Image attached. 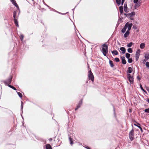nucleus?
<instances>
[{
    "mask_svg": "<svg viewBox=\"0 0 149 149\" xmlns=\"http://www.w3.org/2000/svg\"><path fill=\"white\" fill-rule=\"evenodd\" d=\"M61 14L62 15H65V14H63V13H61Z\"/></svg>",
    "mask_w": 149,
    "mask_h": 149,
    "instance_id": "56",
    "label": "nucleus"
},
{
    "mask_svg": "<svg viewBox=\"0 0 149 149\" xmlns=\"http://www.w3.org/2000/svg\"><path fill=\"white\" fill-rule=\"evenodd\" d=\"M134 125H135V126H137H137H139V125H136L135 124H134Z\"/></svg>",
    "mask_w": 149,
    "mask_h": 149,
    "instance_id": "47",
    "label": "nucleus"
},
{
    "mask_svg": "<svg viewBox=\"0 0 149 149\" xmlns=\"http://www.w3.org/2000/svg\"><path fill=\"white\" fill-rule=\"evenodd\" d=\"M134 132L133 129H132L129 133V136H134Z\"/></svg>",
    "mask_w": 149,
    "mask_h": 149,
    "instance_id": "13",
    "label": "nucleus"
},
{
    "mask_svg": "<svg viewBox=\"0 0 149 149\" xmlns=\"http://www.w3.org/2000/svg\"><path fill=\"white\" fill-rule=\"evenodd\" d=\"M146 65L147 68H149V62H146Z\"/></svg>",
    "mask_w": 149,
    "mask_h": 149,
    "instance_id": "40",
    "label": "nucleus"
},
{
    "mask_svg": "<svg viewBox=\"0 0 149 149\" xmlns=\"http://www.w3.org/2000/svg\"><path fill=\"white\" fill-rule=\"evenodd\" d=\"M133 71L132 68L131 67H129L128 68V70L127 72V73H131Z\"/></svg>",
    "mask_w": 149,
    "mask_h": 149,
    "instance_id": "16",
    "label": "nucleus"
},
{
    "mask_svg": "<svg viewBox=\"0 0 149 149\" xmlns=\"http://www.w3.org/2000/svg\"><path fill=\"white\" fill-rule=\"evenodd\" d=\"M140 5L141 3H140L139 2L137 3H135L134 6V9H136L137 8L139 7V6H140Z\"/></svg>",
    "mask_w": 149,
    "mask_h": 149,
    "instance_id": "14",
    "label": "nucleus"
},
{
    "mask_svg": "<svg viewBox=\"0 0 149 149\" xmlns=\"http://www.w3.org/2000/svg\"><path fill=\"white\" fill-rule=\"evenodd\" d=\"M102 52L104 56H106L107 54L108 50V45L106 44H104L102 45Z\"/></svg>",
    "mask_w": 149,
    "mask_h": 149,
    "instance_id": "1",
    "label": "nucleus"
},
{
    "mask_svg": "<svg viewBox=\"0 0 149 149\" xmlns=\"http://www.w3.org/2000/svg\"><path fill=\"white\" fill-rule=\"evenodd\" d=\"M21 110L22 111V113H23V102L22 101H21Z\"/></svg>",
    "mask_w": 149,
    "mask_h": 149,
    "instance_id": "33",
    "label": "nucleus"
},
{
    "mask_svg": "<svg viewBox=\"0 0 149 149\" xmlns=\"http://www.w3.org/2000/svg\"><path fill=\"white\" fill-rule=\"evenodd\" d=\"M74 9H72V10L73 11H74Z\"/></svg>",
    "mask_w": 149,
    "mask_h": 149,
    "instance_id": "55",
    "label": "nucleus"
},
{
    "mask_svg": "<svg viewBox=\"0 0 149 149\" xmlns=\"http://www.w3.org/2000/svg\"><path fill=\"white\" fill-rule=\"evenodd\" d=\"M88 80H87V81H86V83H87L88 82Z\"/></svg>",
    "mask_w": 149,
    "mask_h": 149,
    "instance_id": "53",
    "label": "nucleus"
},
{
    "mask_svg": "<svg viewBox=\"0 0 149 149\" xmlns=\"http://www.w3.org/2000/svg\"><path fill=\"white\" fill-rule=\"evenodd\" d=\"M82 99L81 100L79 101L78 104L77 105L76 108L75 109V110H77L78 108H79L81 106L82 104Z\"/></svg>",
    "mask_w": 149,
    "mask_h": 149,
    "instance_id": "9",
    "label": "nucleus"
},
{
    "mask_svg": "<svg viewBox=\"0 0 149 149\" xmlns=\"http://www.w3.org/2000/svg\"><path fill=\"white\" fill-rule=\"evenodd\" d=\"M145 112L149 113V108L145 109L144 110Z\"/></svg>",
    "mask_w": 149,
    "mask_h": 149,
    "instance_id": "36",
    "label": "nucleus"
},
{
    "mask_svg": "<svg viewBox=\"0 0 149 149\" xmlns=\"http://www.w3.org/2000/svg\"><path fill=\"white\" fill-rule=\"evenodd\" d=\"M113 110H114V115L115 116V110L114 108V109H113Z\"/></svg>",
    "mask_w": 149,
    "mask_h": 149,
    "instance_id": "46",
    "label": "nucleus"
},
{
    "mask_svg": "<svg viewBox=\"0 0 149 149\" xmlns=\"http://www.w3.org/2000/svg\"><path fill=\"white\" fill-rule=\"evenodd\" d=\"M21 116H22V118L23 119V116H22V114H21Z\"/></svg>",
    "mask_w": 149,
    "mask_h": 149,
    "instance_id": "54",
    "label": "nucleus"
},
{
    "mask_svg": "<svg viewBox=\"0 0 149 149\" xmlns=\"http://www.w3.org/2000/svg\"><path fill=\"white\" fill-rule=\"evenodd\" d=\"M137 79H139V80L140 79V78L139 77V76H138L137 77Z\"/></svg>",
    "mask_w": 149,
    "mask_h": 149,
    "instance_id": "50",
    "label": "nucleus"
},
{
    "mask_svg": "<svg viewBox=\"0 0 149 149\" xmlns=\"http://www.w3.org/2000/svg\"><path fill=\"white\" fill-rule=\"evenodd\" d=\"M120 11L123 10V8L122 6H121L119 7Z\"/></svg>",
    "mask_w": 149,
    "mask_h": 149,
    "instance_id": "38",
    "label": "nucleus"
},
{
    "mask_svg": "<svg viewBox=\"0 0 149 149\" xmlns=\"http://www.w3.org/2000/svg\"><path fill=\"white\" fill-rule=\"evenodd\" d=\"M8 86L15 90L16 91L17 90V89L15 87L11 85H8Z\"/></svg>",
    "mask_w": 149,
    "mask_h": 149,
    "instance_id": "26",
    "label": "nucleus"
},
{
    "mask_svg": "<svg viewBox=\"0 0 149 149\" xmlns=\"http://www.w3.org/2000/svg\"><path fill=\"white\" fill-rule=\"evenodd\" d=\"M47 6V7H48L49 8H50V7L48 6V5H46Z\"/></svg>",
    "mask_w": 149,
    "mask_h": 149,
    "instance_id": "51",
    "label": "nucleus"
},
{
    "mask_svg": "<svg viewBox=\"0 0 149 149\" xmlns=\"http://www.w3.org/2000/svg\"><path fill=\"white\" fill-rule=\"evenodd\" d=\"M134 44V43H133V42H130L129 43H128L127 45V47H131L132 45Z\"/></svg>",
    "mask_w": 149,
    "mask_h": 149,
    "instance_id": "22",
    "label": "nucleus"
},
{
    "mask_svg": "<svg viewBox=\"0 0 149 149\" xmlns=\"http://www.w3.org/2000/svg\"><path fill=\"white\" fill-rule=\"evenodd\" d=\"M17 94L18 96H19V97H20V98H22V94L20 92H17Z\"/></svg>",
    "mask_w": 149,
    "mask_h": 149,
    "instance_id": "31",
    "label": "nucleus"
},
{
    "mask_svg": "<svg viewBox=\"0 0 149 149\" xmlns=\"http://www.w3.org/2000/svg\"><path fill=\"white\" fill-rule=\"evenodd\" d=\"M145 58L146 60L148 59L149 58V54L147 53L146 54L145 56Z\"/></svg>",
    "mask_w": 149,
    "mask_h": 149,
    "instance_id": "23",
    "label": "nucleus"
},
{
    "mask_svg": "<svg viewBox=\"0 0 149 149\" xmlns=\"http://www.w3.org/2000/svg\"><path fill=\"white\" fill-rule=\"evenodd\" d=\"M146 60H145V59H144V60H143V62H146Z\"/></svg>",
    "mask_w": 149,
    "mask_h": 149,
    "instance_id": "52",
    "label": "nucleus"
},
{
    "mask_svg": "<svg viewBox=\"0 0 149 149\" xmlns=\"http://www.w3.org/2000/svg\"><path fill=\"white\" fill-rule=\"evenodd\" d=\"M120 50L122 51V53L123 54H125L126 51V49L124 47H121L120 48Z\"/></svg>",
    "mask_w": 149,
    "mask_h": 149,
    "instance_id": "15",
    "label": "nucleus"
},
{
    "mask_svg": "<svg viewBox=\"0 0 149 149\" xmlns=\"http://www.w3.org/2000/svg\"><path fill=\"white\" fill-rule=\"evenodd\" d=\"M52 138H50L49 139V141H52Z\"/></svg>",
    "mask_w": 149,
    "mask_h": 149,
    "instance_id": "44",
    "label": "nucleus"
},
{
    "mask_svg": "<svg viewBox=\"0 0 149 149\" xmlns=\"http://www.w3.org/2000/svg\"><path fill=\"white\" fill-rule=\"evenodd\" d=\"M124 10L126 13H128L129 12L128 10V8L127 7V5L126 3L124 4Z\"/></svg>",
    "mask_w": 149,
    "mask_h": 149,
    "instance_id": "10",
    "label": "nucleus"
},
{
    "mask_svg": "<svg viewBox=\"0 0 149 149\" xmlns=\"http://www.w3.org/2000/svg\"><path fill=\"white\" fill-rule=\"evenodd\" d=\"M109 63L111 67L113 68V67L114 65L113 63V62L112 61L109 60Z\"/></svg>",
    "mask_w": 149,
    "mask_h": 149,
    "instance_id": "20",
    "label": "nucleus"
},
{
    "mask_svg": "<svg viewBox=\"0 0 149 149\" xmlns=\"http://www.w3.org/2000/svg\"><path fill=\"white\" fill-rule=\"evenodd\" d=\"M24 36L23 35L21 34L20 35V38L21 41H22L23 40V38H24Z\"/></svg>",
    "mask_w": 149,
    "mask_h": 149,
    "instance_id": "34",
    "label": "nucleus"
},
{
    "mask_svg": "<svg viewBox=\"0 0 149 149\" xmlns=\"http://www.w3.org/2000/svg\"><path fill=\"white\" fill-rule=\"evenodd\" d=\"M133 2L135 3H138V0H134Z\"/></svg>",
    "mask_w": 149,
    "mask_h": 149,
    "instance_id": "41",
    "label": "nucleus"
},
{
    "mask_svg": "<svg viewBox=\"0 0 149 149\" xmlns=\"http://www.w3.org/2000/svg\"><path fill=\"white\" fill-rule=\"evenodd\" d=\"M145 47V44L143 43H141L140 45V47L141 49H143Z\"/></svg>",
    "mask_w": 149,
    "mask_h": 149,
    "instance_id": "18",
    "label": "nucleus"
},
{
    "mask_svg": "<svg viewBox=\"0 0 149 149\" xmlns=\"http://www.w3.org/2000/svg\"><path fill=\"white\" fill-rule=\"evenodd\" d=\"M69 140L70 141V145L72 146L73 143V141L71 137H69Z\"/></svg>",
    "mask_w": 149,
    "mask_h": 149,
    "instance_id": "21",
    "label": "nucleus"
},
{
    "mask_svg": "<svg viewBox=\"0 0 149 149\" xmlns=\"http://www.w3.org/2000/svg\"><path fill=\"white\" fill-rule=\"evenodd\" d=\"M10 1L12 3L15 7H18V5L16 3L15 0H10Z\"/></svg>",
    "mask_w": 149,
    "mask_h": 149,
    "instance_id": "12",
    "label": "nucleus"
},
{
    "mask_svg": "<svg viewBox=\"0 0 149 149\" xmlns=\"http://www.w3.org/2000/svg\"><path fill=\"white\" fill-rule=\"evenodd\" d=\"M130 15L131 17H132L133 16H134L135 15V13L134 12H132V13H130Z\"/></svg>",
    "mask_w": 149,
    "mask_h": 149,
    "instance_id": "35",
    "label": "nucleus"
},
{
    "mask_svg": "<svg viewBox=\"0 0 149 149\" xmlns=\"http://www.w3.org/2000/svg\"><path fill=\"white\" fill-rule=\"evenodd\" d=\"M127 76L130 83L131 84H133L134 82V78L133 76L129 74H127Z\"/></svg>",
    "mask_w": 149,
    "mask_h": 149,
    "instance_id": "6",
    "label": "nucleus"
},
{
    "mask_svg": "<svg viewBox=\"0 0 149 149\" xmlns=\"http://www.w3.org/2000/svg\"><path fill=\"white\" fill-rule=\"evenodd\" d=\"M140 88L141 89V90L143 91L144 92H146V90H144L143 88L142 87V86L141 85H140Z\"/></svg>",
    "mask_w": 149,
    "mask_h": 149,
    "instance_id": "32",
    "label": "nucleus"
},
{
    "mask_svg": "<svg viewBox=\"0 0 149 149\" xmlns=\"http://www.w3.org/2000/svg\"><path fill=\"white\" fill-rule=\"evenodd\" d=\"M130 54L129 53H126L125 54L126 57L128 59L130 57Z\"/></svg>",
    "mask_w": 149,
    "mask_h": 149,
    "instance_id": "28",
    "label": "nucleus"
},
{
    "mask_svg": "<svg viewBox=\"0 0 149 149\" xmlns=\"http://www.w3.org/2000/svg\"><path fill=\"white\" fill-rule=\"evenodd\" d=\"M132 28L136 30L137 29V27L136 25H133Z\"/></svg>",
    "mask_w": 149,
    "mask_h": 149,
    "instance_id": "42",
    "label": "nucleus"
},
{
    "mask_svg": "<svg viewBox=\"0 0 149 149\" xmlns=\"http://www.w3.org/2000/svg\"><path fill=\"white\" fill-rule=\"evenodd\" d=\"M121 59L122 60V63L123 64H125L126 63V61L125 60V58L124 56H121Z\"/></svg>",
    "mask_w": 149,
    "mask_h": 149,
    "instance_id": "11",
    "label": "nucleus"
},
{
    "mask_svg": "<svg viewBox=\"0 0 149 149\" xmlns=\"http://www.w3.org/2000/svg\"><path fill=\"white\" fill-rule=\"evenodd\" d=\"M127 51L129 53H132L133 52L131 48H129L127 49Z\"/></svg>",
    "mask_w": 149,
    "mask_h": 149,
    "instance_id": "27",
    "label": "nucleus"
},
{
    "mask_svg": "<svg viewBox=\"0 0 149 149\" xmlns=\"http://www.w3.org/2000/svg\"><path fill=\"white\" fill-rule=\"evenodd\" d=\"M17 11H14L13 13V17L14 18V23L16 26L18 27L19 25L18 24V21L17 19L16 18V16L17 13Z\"/></svg>",
    "mask_w": 149,
    "mask_h": 149,
    "instance_id": "4",
    "label": "nucleus"
},
{
    "mask_svg": "<svg viewBox=\"0 0 149 149\" xmlns=\"http://www.w3.org/2000/svg\"><path fill=\"white\" fill-rule=\"evenodd\" d=\"M125 0H122L121 1V4L122 5H123V4L124 3Z\"/></svg>",
    "mask_w": 149,
    "mask_h": 149,
    "instance_id": "43",
    "label": "nucleus"
},
{
    "mask_svg": "<svg viewBox=\"0 0 149 149\" xmlns=\"http://www.w3.org/2000/svg\"><path fill=\"white\" fill-rule=\"evenodd\" d=\"M132 25L133 24L132 23L130 24L129 22H127L124 28L122 29L121 32L123 33H125L127 29L128 28H128L130 26V28L131 29Z\"/></svg>",
    "mask_w": 149,
    "mask_h": 149,
    "instance_id": "2",
    "label": "nucleus"
},
{
    "mask_svg": "<svg viewBox=\"0 0 149 149\" xmlns=\"http://www.w3.org/2000/svg\"><path fill=\"white\" fill-rule=\"evenodd\" d=\"M121 0H116V2L118 6H119L121 4Z\"/></svg>",
    "mask_w": 149,
    "mask_h": 149,
    "instance_id": "24",
    "label": "nucleus"
},
{
    "mask_svg": "<svg viewBox=\"0 0 149 149\" xmlns=\"http://www.w3.org/2000/svg\"><path fill=\"white\" fill-rule=\"evenodd\" d=\"M120 14L121 15L123 13V10L120 11Z\"/></svg>",
    "mask_w": 149,
    "mask_h": 149,
    "instance_id": "45",
    "label": "nucleus"
},
{
    "mask_svg": "<svg viewBox=\"0 0 149 149\" xmlns=\"http://www.w3.org/2000/svg\"><path fill=\"white\" fill-rule=\"evenodd\" d=\"M148 132L149 133V131H148Z\"/></svg>",
    "mask_w": 149,
    "mask_h": 149,
    "instance_id": "58",
    "label": "nucleus"
},
{
    "mask_svg": "<svg viewBox=\"0 0 149 149\" xmlns=\"http://www.w3.org/2000/svg\"><path fill=\"white\" fill-rule=\"evenodd\" d=\"M129 137L131 141H132L134 139V136H129Z\"/></svg>",
    "mask_w": 149,
    "mask_h": 149,
    "instance_id": "39",
    "label": "nucleus"
},
{
    "mask_svg": "<svg viewBox=\"0 0 149 149\" xmlns=\"http://www.w3.org/2000/svg\"><path fill=\"white\" fill-rule=\"evenodd\" d=\"M130 14L129 13H125L124 15L127 17H131V16L130 15Z\"/></svg>",
    "mask_w": 149,
    "mask_h": 149,
    "instance_id": "29",
    "label": "nucleus"
},
{
    "mask_svg": "<svg viewBox=\"0 0 149 149\" xmlns=\"http://www.w3.org/2000/svg\"><path fill=\"white\" fill-rule=\"evenodd\" d=\"M130 112H131V110H130Z\"/></svg>",
    "mask_w": 149,
    "mask_h": 149,
    "instance_id": "57",
    "label": "nucleus"
},
{
    "mask_svg": "<svg viewBox=\"0 0 149 149\" xmlns=\"http://www.w3.org/2000/svg\"><path fill=\"white\" fill-rule=\"evenodd\" d=\"M132 58H129L128 60V62L129 63H131L132 62Z\"/></svg>",
    "mask_w": 149,
    "mask_h": 149,
    "instance_id": "30",
    "label": "nucleus"
},
{
    "mask_svg": "<svg viewBox=\"0 0 149 149\" xmlns=\"http://www.w3.org/2000/svg\"><path fill=\"white\" fill-rule=\"evenodd\" d=\"M46 149H52L51 146L49 144H48L46 145Z\"/></svg>",
    "mask_w": 149,
    "mask_h": 149,
    "instance_id": "17",
    "label": "nucleus"
},
{
    "mask_svg": "<svg viewBox=\"0 0 149 149\" xmlns=\"http://www.w3.org/2000/svg\"><path fill=\"white\" fill-rule=\"evenodd\" d=\"M147 101L149 103V98H148Z\"/></svg>",
    "mask_w": 149,
    "mask_h": 149,
    "instance_id": "48",
    "label": "nucleus"
},
{
    "mask_svg": "<svg viewBox=\"0 0 149 149\" xmlns=\"http://www.w3.org/2000/svg\"><path fill=\"white\" fill-rule=\"evenodd\" d=\"M137 124L139 125V126H137V127L140 129V130L141 132H143V130L141 127L140 124L139 123H137Z\"/></svg>",
    "mask_w": 149,
    "mask_h": 149,
    "instance_id": "25",
    "label": "nucleus"
},
{
    "mask_svg": "<svg viewBox=\"0 0 149 149\" xmlns=\"http://www.w3.org/2000/svg\"><path fill=\"white\" fill-rule=\"evenodd\" d=\"M111 53L113 54L114 55H117L118 54V51L116 50H114L112 51Z\"/></svg>",
    "mask_w": 149,
    "mask_h": 149,
    "instance_id": "19",
    "label": "nucleus"
},
{
    "mask_svg": "<svg viewBox=\"0 0 149 149\" xmlns=\"http://www.w3.org/2000/svg\"><path fill=\"white\" fill-rule=\"evenodd\" d=\"M115 61L116 62H118L120 61L119 59L118 58H116L114 59Z\"/></svg>",
    "mask_w": 149,
    "mask_h": 149,
    "instance_id": "37",
    "label": "nucleus"
},
{
    "mask_svg": "<svg viewBox=\"0 0 149 149\" xmlns=\"http://www.w3.org/2000/svg\"><path fill=\"white\" fill-rule=\"evenodd\" d=\"M131 29L130 27L128 28V29L126 31L124 34V37L125 38H127L130 34V31Z\"/></svg>",
    "mask_w": 149,
    "mask_h": 149,
    "instance_id": "8",
    "label": "nucleus"
},
{
    "mask_svg": "<svg viewBox=\"0 0 149 149\" xmlns=\"http://www.w3.org/2000/svg\"><path fill=\"white\" fill-rule=\"evenodd\" d=\"M140 53V50L139 49L136 51L135 54V58L136 61H137L139 58Z\"/></svg>",
    "mask_w": 149,
    "mask_h": 149,
    "instance_id": "7",
    "label": "nucleus"
},
{
    "mask_svg": "<svg viewBox=\"0 0 149 149\" xmlns=\"http://www.w3.org/2000/svg\"><path fill=\"white\" fill-rule=\"evenodd\" d=\"M13 77L12 76H10L8 79L6 81H3V82L6 86H8V85H9L11 84Z\"/></svg>",
    "mask_w": 149,
    "mask_h": 149,
    "instance_id": "3",
    "label": "nucleus"
},
{
    "mask_svg": "<svg viewBox=\"0 0 149 149\" xmlns=\"http://www.w3.org/2000/svg\"><path fill=\"white\" fill-rule=\"evenodd\" d=\"M87 149H91L90 148H89V147H85Z\"/></svg>",
    "mask_w": 149,
    "mask_h": 149,
    "instance_id": "49",
    "label": "nucleus"
},
{
    "mask_svg": "<svg viewBox=\"0 0 149 149\" xmlns=\"http://www.w3.org/2000/svg\"><path fill=\"white\" fill-rule=\"evenodd\" d=\"M88 77L89 80H91L92 82L94 81V77L91 70L88 72Z\"/></svg>",
    "mask_w": 149,
    "mask_h": 149,
    "instance_id": "5",
    "label": "nucleus"
}]
</instances>
